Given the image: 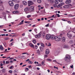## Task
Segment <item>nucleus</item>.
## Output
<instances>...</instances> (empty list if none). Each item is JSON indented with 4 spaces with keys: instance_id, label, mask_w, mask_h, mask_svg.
<instances>
[{
    "instance_id": "64",
    "label": "nucleus",
    "mask_w": 75,
    "mask_h": 75,
    "mask_svg": "<svg viewBox=\"0 0 75 75\" xmlns=\"http://www.w3.org/2000/svg\"><path fill=\"white\" fill-rule=\"evenodd\" d=\"M70 67H71V68H73V65L71 66Z\"/></svg>"
},
{
    "instance_id": "38",
    "label": "nucleus",
    "mask_w": 75,
    "mask_h": 75,
    "mask_svg": "<svg viewBox=\"0 0 75 75\" xmlns=\"http://www.w3.org/2000/svg\"><path fill=\"white\" fill-rule=\"evenodd\" d=\"M38 3H41V0H38Z\"/></svg>"
},
{
    "instance_id": "50",
    "label": "nucleus",
    "mask_w": 75,
    "mask_h": 75,
    "mask_svg": "<svg viewBox=\"0 0 75 75\" xmlns=\"http://www.w3.org/2000/svg\"><path fill=\"white\" fill-rule=\"evenodd\" d=\"M13 45V43H12L9 45V46H10V47H11V46H12Z\"/></svg>"
},
{
    "instance_id": "56",
    "label": "nucleus",
    "mask_w": 75,
    "mask_h": 75,
    "mask_svg": "<svg viewBox=\"0 0 75 75\" xmlns=\"http://www.w3.org/2000/svg\"><path fill=\"white\" fill-rule=\"evenodd\" d=\"M12 13H13V14H16V11H13Z\"/></svg>"
},
{
    "instance_id": "29",
    "label": "nucleus",
    "mask_w": 75,
    "mask_h": 75,
    "mask_svg": "<svg viewBox=\"0 0 75 75\" xmlns=\"http://www.w3.org/2000/svg\"><path fill=\"white\" fill-rule=\"evenodd\" d=\"M29 69L28 68H26L25 69V72H27V71H28Z\"/></svg>"
},
{
    "instance_id": "31",
    "label": "nucleus",
    "mask_w": 75,
    "mask_h": 75,
    "mask_svg": "<svg viewBox=\"0 0 75 75\" xmlns=\"http://www.w3.org/2000/svg\"><path fill=\"white\" fill-rule=\"evenodd\" d=\"M33 42L34 44H35L36 43V40H33Z\"/></svg>"
},
{
    "instance_id": "40",
    "label": "nucleus",
    "mask_w": 75,
    "mask_h": 75,
    "mask_svg": "<svg viewBox=\"0 0 75 75\" xmlns=\"http://www.w3.org/2000/svg\"><path fill=\"white\" fill-rule=\"evenodd\" d=\"M53 7H57V5L56 4H54L53 5Z\"/></svg>"
},
{
    "instance_id": "23",
    "label": "nucleus",
    "mask_w": 75,
    "mask_h": 75,
    "mask_svg": "<svg viewBox=\"0 0 75 75\" xmlns=\"http://www.w3.org/2000/svg\"><path fill=\"white\" fill-rule=\"evenodd\" d=\"M21 58L22 59H25L26 58V57H25L24 56H21Z\"/></svg>"
},
{
    "instance_id": "27",
    "label": "nucleus",
    "mask_w": 75,
    "mask_h": 75,
    "mask_svg": "<svg viewBox=\"0 0 75 75\" xmlns=\"http://www.w3.org/2000/svg\"><path fill=\"white\" fill-rule=\"evenodd\" d=\"M54 3H55V4H59V2H58V1H57V0H55L54 1Z\"/></svg>"
},
{
    "instance_id": "46",
    "label": "nucleus",
    "mask_w": 75,
    "mask_h": 75,
    "mask_svg": "<svg viewBox=\"0 0 75 75\" xmlns=\"http://www.w3.org/2000/svg\"><path fill=\"white\" fill-rule=\"evenodd\" d=\"M14 68V67H13V66H11L10 67V69H13Z\"/></svg>"
},
{
    "instance_id": "3",
    "label": "nucleus",
    "mask_w": 75,
    "mask_h": 75,
    "mask_svg": "<svg viewBox=\"0 0 75 75\" xmlns=\"http://www.w3.org/2000/svg\"><path fill=\"white\" fill-rule=\"evenodd\" d=\"M62 39L61 36H57L55 37V40L56 41H60Z\"/></svg>"
},
{
    "instance_id": "10",
    "label": "nucleus",
    "mask_w": 75,
    "mask_h": 75,
    "mask_svg": "<svg viewBox=\"0 0 75 75\" xmlns=\"http://www.w3.org/2000/svg\"><path fill=\"white\" fill-rule=\"evenodd\" d=\"M63 7L64 8H69L70 7V6L68 5H66L63 6Z\"/></svg>"
},
{
    "instance_id": "11",
    "label": "nucleus",
    "mask_w": 75,
    "mask_h": 75,
    "mask_svg": "<svg viewBox=\"0 0 75 75\" xmlns=\"http://www.w3.org/2000/svg\"><path fill=\"white\" fill-rule=\"evenodd\" d=\"M4 7L2 5H0V11H3Z\"/></svg>"
},
{
    "instance_id": "39",
    "label": "nucleus",
    "mask_w": 75,
    "mask_h": 75,
    "mask_svg": "<svg viewBox=\"0 0 75 75\" xmlns=\"http://www.w3.org/2000/svg\"><path fill=\"white\" fill-rule=\"evenodd\" d=\"M30 10L31 11H34V8H30Z\"/></svg>"
},
{
    "instance_id": "41",
    "label": "nucleus",
    "mask_w": 75,
    "mask_h": 75,
    "mask_svg": "<svg viewBox=\"0 0 75 75\" xmlns=\"http://www.w3.org/2000/svg\"><path fill=\"white\" fill-rule=\"evenodd\" d=\"M25 23H28V24H30V22L28 21H25Z\"/></svg>"
},
{
    "instance_id": "28",
    "label": "nucleus",
    "mask_w": 75,
    "mask_h": 75,
    "mask_svg": "<svg viewBox=\"0 0 75 75\" xmlns=\"http://www.w3.org/2000/svg\"><path fill=\"white\" fill-rule=\"evenodd\" d=\"M2 72L4 73L6 72V69H3V70H2Z\"/></svg>"
},
{
    "instance_id": "43",
    "label": "nucleus",
    "mask_w": 75,
    "mask_h": 75,
    "mask_svg": "<svg viewBox=\"0 0 75 75\" xmlns=\"http://www.w3.org/2000/svg\"><path fill=\"white\" fill-rule=\"evenodd\" d=\"M46 45L48 46V47L51 46V44L50 43H49L48 45Z\"/></svg>"
},
{
    "instance_id": "20",
    "label": "nucleus",
    "mask_w": 75,
    "mask_h": 75,
    "mask_svg": "<svg viewBox=\"0 0 75 75\" xmlns=\"http://www.w3.org/2000/svg\"><path fill=\"white\" fill-rule=\"evenodd\" d=\"M24 20H22L21 21V22H20L19 24L18 25H21L22 24H23V23H24Z\"/></svg>"
},
{
    "instance_id": "32",
    "label": "nucleus",
    "mask_w": 75,
    "mask_h": 75,
    "mask_svg": "<svg viewBox=\"0 0 75 75\" xmlns=\"http://www.w3.org/2000/svg\"><path fill=\"white\" fill-rule=\"evenodd\" d=\"M37 53L39 54H40V50H37Z\"/></svg>"
},
{
    "instance_id": "42",
    "label": "nucleus",
    "mask_w": 75,
    "mask_h": 75,
    "mask_svg": "<svg viewBox=\"0 0 75 75\" xmlns=\"http://www.w3.org/2000/svg\"><path fill=\"white\" fill-rule=\"evenodd\" d=\"M31 17V15H28L27 16V18H30Z\"/></svg>"
},
{
    "instance_id": "53",
    "label": "nucleus",
    "mask_w": 75,
    "mask_h": 75,
    "mask_svg": "<svg viewBox=\"0 0 75 75\" xmlns=\"http://www.w3.org/2000/svg\"><path fill=\"white\" fill-rule=\"evenodd\" d=\"M36 25H33L32 27H36Z\"/></svg>"
},
{
    "instance_id": "58",
    "label": "nucleus",
    "mask_w": 75,
    "mask_h": 75,
    "mask_svg": "<svg viewBox=\"0 0 75 75\" xmlns=\"http://www.w3.org/2000/svg\"><path fill=\"white\" fill-rule=\"evenodd\" d=\"M58 1L59 2H62V0H58Z\"/></svg>"
},
{
    "instance_id": "26",
    "label": "nucleus",
    "mask_w": 75,
    "mask_h": 75,
    "mask_svg": "<svg viewBox=\"0 0 75 75\" xmlns=\"http://www.w3.org/2000/svg\"><path fill=\"white\" fill-rule=\"evenodd\" d=\"M61 6H62V5H61V4H59L57 6V8H59V7H61Z\"/></svg>"
},
{
    "instance_id": "2",
    "label": "nucleus",
    "mask_w": 75,
    "mask_h": 75,
    "mask_svg": "<svg viewBox=\"0 0 75 75\" xmlns=\"http://www.w3.org/2000/svg\"><path fill=\"white\" fill-rule=\"evenodd\" d=\"M64 60L67 62H69L71 61V57L69 55H67L64 59Z\"/></svg>"
},
{
    "instance_id": "62",
    "label": "nucleus",
    "mask_w": 75,
    "mask_h": 75,
    "mask_svg": "<svg viewBox=\"0 0 75 75\" xmlns=\"http://www.w3.org/2000/svg\"><path fill=\"white\" fill-rule=\"evenodd\" d=\"M45 57V58H46L47 57H48V55H45L44 56Z\"/></svg>"
},
{
    "instance_id": "18",
    "label": "nucleus",
    "mask_w": 75,
    "mask_h": 75,
    "mask_svg": "<svg viewBox=\"0 0 75 75\" xmlns=\"http://www.w3.org/2000/svg\"><path fill=\"white\" fill-rule=\"evenodd\" d=\"M50 38H51L52 40H54V39H55V36L54 35H51L50 36Z\"/></svg>"
},
{
    "instance_id": "54",
    "label": "nucleus",
    "mask_w": 75,
    "mask_h": 75,
    "mask_svg": "<svg viewBox=\"0 0 75 75\" xmlns=\"http://www.w3.org/2000/svg\"><path fill=\"white\" fill-rule=\"evenodd\" d=\"M62 21H67V20H65L64 19H62Z\"/></svg>"
},
{
    "instance_id": "30",
    "label": "nucleus",
    "mask_w": 75,
    "mask_h": 75,
    "mask_svg": "<svg viewBox=\"0 0 75 75\" xmlns=\"http://www.w3.org/2000/svg\"><path fill=\"white\" fill-rule=\"evenodd\" d=\"M34 31L36 33H37V30L36 28H35L34 29Z\"/></svg>"
},
{
    "instance_id": "4",
    "label": "nucleus",
    "mask_w": 75,
    "mask_h": 75,
    "mask_svg": "<svg viewBox=\"0 0 75 75\" xmlns=\"http://www.w3.org/2000/svg\"><path fill=\"white\" fill-rule=\"evenodd\" d=\"M8 4L10 6H11V7H13V6H14V3L11 1H8Z\"/></svg>"
},
{
    "instance_id": "33",
    "label": "nucleus",
    "mask_w": 75,
    "mask_h": 75,
    "mask_svg": "<svg viewBox=\"0 0 75 75\" xmlns=\"http://www.w3.org/2000/svg\"><path fill=\"white\" fill-rule=\"evenodd\" d=\"M9 38L7 37V38H4V40H9Z\"/></svg>"
},
{
    "instance_id": "51",
    "label": "nucleus",
    "mask_w": 75,
    "mask_h": 75,
    "mask_svg": "<svg viewBox=\"0 0 75 75\" xmlns=\"http://www.w3.org/2000/svg\"><path fill=\"white\" fill-rule=\"evenodd\" d=\"M30 8H34V6H30Z\"/></svg>"
},
{
    "instance_id": "21",
    "label": "nucleus",
    "mask_w": 75,
    "mask_h": 75,
    "mask_svg": "<svg viewBox=\"0 0 75 75\" xmlns=\"http://www.w3.org/2000/svg\"><path fill=\"white\" fill-rule=\"evenodd\" d=\"M48 1H50V3H54V0H48Z\"/></svg>"
},
{
    "instance_id": "8",
    "label": "nucleus",
    "mask_w": 75,
    "mask_h": 75,
    "mask_svg": "<svg viewBox=\"0 0 75 75\" xmlns=\"http://www.w3.org/2000/svg\"><path fill=\"white\" fill-rule=\"evenodd\" d=\"M19 5L18 4H16L14 5V8L15 10H17L18 8Z\"/></svg>"
},
{
    "instance_id": "59",
    "label": "nucleus",
    "mask_w": 75,
    "mask_h": 75,
    "mask_svg": "<svg viewBox=\"0 0 75 75\" xmlns=\"http://www.w3.org/2000/svg\"><path fill=\"white\" fill-rule=\"evenodd\" d=\"M3 1L1 0H0V4H3Z\"/></svg>"
},
{
    "instance_id": "55",
    "label": "nucleus",
    "mask_w": 75,
    "mask_h": 75,
    "mask_svg": "<svg viewBox=\"0 0 75 75\" xmlns=\"http://www.w3.org/2000/svg\"><path fill=\"white\" fill-rule=\"evenodd\" d=\"M30 61V59H27V60H25L26 62H27V61Z\"/></svg>"
},
{
    "instance_id": "1",
    "label": "nucleus",
    "mask_w": 75,
    "mask_h": 75,
    "mask_svg": "<svg viewBox=\"0 0 75 75\" xmlns=\"http://www.w3.org/2000/svg\"><path fill=\"white\" fill-rule=\"evenodd\" d=\"M67 36L68 37H72V36H73V37H75V32H73L72 31H70L67 34Z\"/></svg>"
},
{
    "instance_id": "57",
    "label": "nucleus",
    "mask_w": 75,
    "mask_h": 75,
    "mask_svg": "<svg viewBox=\"0 0 75 75\" xmlns=\"http://www.w3.org/2000/svg\"><path fill=\"white\" fill-rule=\"evenodd\" d=\"M13 41H14V39H12L10 41V42H12Z\"/></svg>"
},
{
    "instance_id": "9",
    "label": "nucleus",
    "mask_w": 75,
    "mask_h": 75,
    "mask_svg": "<svg viewBox=\"0 0 75 75\" xmlns=\"http://www.w3.org/2000/svg\"><path fill=\"white\" fill-rule=\"evenodd\" d=\"M71 43H73V44L72 45H71V47H75V41H71Z\"/></svg>"
},
{
    "instance_id": "45",
    "label": "nucleus",
    "mask_w": 75,
    "mask_h": 75,
    "mask_svg": "<svg viewBox=\"0 0 75 75\" xmlns=\"http://www.w3.org/2000/svg\"><path fill=\"white\" fill-rule=\"evenodd\" d=\"M56 15H57V16H58V17H60V15H59V14H58L57 13L56 14Z\"/></svg>"
},
{
    "instance_id": "47",
    "label": "nucleus",
    "mask_w": 75,
    "mask_h": 75,
    "mask_svg": "<svg viewBox=\"0 0 75 75\" xmlns=\"http://www.w3.org/2000/svg\"><path fill=\"white\" fill-rule=\"evenodd\" d=\"M64 4H65L64 3L62 2L60 4H61V5H62V6L63 5H64Z\"/></svg>"
},
{
    "instance_id": "7",
    "label": "nucleus",
    "mask_w": 75,
    "mask_h": 75,
    "mask_svg": "<svg viewBox=\"0 0 75 75\" xmlns=\"http://www.w3.org/2000/svg\"><path fill=\"white\" fill-rule=\"evenodd\" d=\"M34 4L33 2V1H28V6H31V5H33Z\"/></svg>"
},
{
    "instance_id": "49",
    "label": "nucleus",
    "mask_w": 75,
    "mask_h": 75,
    "mask_svg": "<svg viewBox=\"0 0 75 75\" xmlns=\"http://www.w3.org/2000/svg\"><path fill=\"white\" fill-rule=\"evenodd\" d=\"M49 24H50L49 23H48L47 25H45L46 27H48L49 26Z\"/></svg>"
},
{
    "instance_id": "36",
    "label": "nucleus",
    "mask_w": 75,
    "mask_h": 75,
    "mask_svg": "<svg viewBox=\"0 0 75 75\" xmlns=\"http://www.w3.org/2000/svg\"><path fill=\"white\" fill-rule=\"evenodd\" d=\"M41 46H42V47H44V44L42 43H41Z\"/></svg>"
},
{
    "instance_id": "15",
    "label": "nucleus",
    "mask_w": 75,
    "mask_h": 75,
    "mask_svg": "<svg viewBox=\"0 0 75 75\" xmlns=\"http://www.w3.org/2000/svg\"><path fill=\"white\" fill-rule=\"evenodd\" d=\"M29 45L30 47L32 48H34V45H33V44H31V43H30L29 44Z\"/></svg>"
},
{
    "instance_id": "14",
    "label": "nucleus",
    "mask_w": 75,
    "mask_h": 75,
    "mask_svg": "<svg viewBox=\"0 0 75 75\" xmlns=\"http://www.w3.org/2000/svg\"><path fill=\"white\" fill-rule=\"evenodd\" d=\"M71 3V0H67L66 1V4H69Z\"/></svg>"
},
{
    "instance_id": "17",
    "label": "nucleus",
    "mask_w": 75,
    "mask_h": 75,
    "mask_svg": "<svg viewBox=\"0 0 75 75\" xmlns=\"http://www.w3.org/2000/svg\"><path fill=\"white\" fill-rule=\"evenodd\" d=\"M45 33L44 32H43L42 33V36L43 38H45Z\"/></svg>"
},
{
    "instance_id": "13",
    "label": "nucleus",
    "mask_w": 75,
    "mask_h": 75,
    "mask_svg": "<svg viewBox=\"0 0 75 75\" xmlns=\"http://www.w3.org/2000/svg\"><path fill=\"white\" fill-rule=\"evenodd\" d=\"M22 3L23 5H24V6H26V5L27 4V3L25 1H23Z\"/></svg>"
},
{
    "instance_id": "25",
    "label": "nucleus",
    "mask_w": 75,
    "mask_h": 75,
    "mask_svg": "<svg viewBox=\"0 0 75 75\" xmlns=\"http://www.w3.org/2000/svg\"><path fill=\"white\" fill-rule=\"evenodd\" d=\"M33 63V62L29 60L28 61V63L29 64H32Z\"/></svg>"
},
{
    "instance_id": "63",
    "label": "nucleus",
    "mask_w": 75,
    "mask_h": 75,
    "mask_svg": "<svg viewBox=\"0 0 75 75\" xmlns=\"http://www.w3.org/2000/svg\"><path fill=\"white\" fill-rule=\"evenodd\" d=\"M9 72L10 73H12L13 72V71H12V70H10Z\"/></svg>"
},
{
    "instance_id": "52",
    "label": "nucleus",
    "mask_w": 75,
    "mask_h": 75,
    "mask_svg": "<svg viewBox=\"0 0 75 75\" xmlns=\"http://www.w3.org/2000/svg\"><path fill=\"white\" fill-rule=\"evenodd\" d=\"M27 54V52H24V53H22V55H24V54Z\"/></svg>"
},
{
    "instance_id": "34",
    "label": "nucleus",
    "mask_w": 75,
    "mask_h": 75,
    "mask_svg": "<svg viewBox=\"0 0 75 75\" xmlns=\"http://www.w3.org/2000/svg\"><path fill=\"white\" fill-rule=\"evenodd\" d=\"M4 46L5 47H6L7 46V43H6V42H4L3 44Z\"/></svg>"
},
{
    "instance_id": "12",
    "label": "nucleus",
    "mask_w": 75,
    "mask_h": 75,
    "mask_svg": "<svg viewBox=\"0 0 75 75\" xmlns=\"http://www.w3.org/2000/svg\"><path fill=\"white\" fill-rule=\"evenodd\" d=\"M49 53H50V50H49V49H47L45 51V54H47V55H48L49 54Z\"/></svg>"
},
{
    "instance_id": "61",
    "label": "nucleus",
    "mask_w": 75,
    "mask_h": 75,
    "mask_svg": "<svg viewBox=\"0 0 75 75\" xmlns=\"http://www.w3.org/2000/svg\"><path fill=\"white\" fill-rule=\"evenodd\" d=\"M23 7V5H20V7L21 8Z\"/></svg>"
},
{
    "instance_id": "35",
    "label": "nucleus",
    "mask_w": 75,
    "mask_h": 75,
    "mask_svg": "<svg viewBox=\"0 0 75 75\" xmlns=\"http://www.w3.org/2000/svg\"><path fill=\"white\" fill-rule=\"evenodd\" d=\"M9 62H10V61H6V64H9Z\"/></svg>"
},
{
    "instance_id": "19",
    "label": "nucleus",
    "mask_w": 75,
    "mask_h": 75,
    "mask_svg": "<svg viewBox=\"0 0 75 75\" xmlns=\"http://www.w3.org/2000/svg\"><path fill=\"white\" fill-rule=\"evenodd\" d=\"M24 10L25 11H28L29 10V9H28V7H26L25 8Z\"/></svg>"
},
{
    "instance_id": "22",
    "label": "nucleus",
    "mask_w": 75,
    "mask_h": 75,
    "mask_svg": "<svg viewBox=\"0 0 75 75\" xmlns=\"http://www.w3.org/2000/svg\"><path fill=\"white\" fill-rule=\"evenodd\" d=\"M0 50H4V48L1 45H0Z\"/></svg>"
},
{
    "instance_id": "44",
    "label": "nucleus",
    "mask_w": 75,
    "mask_h": 75,
    "mask_svg": "<svg viewBox=\"0 0 75 75\" xmlns=\"http://www.w3.org/2000/svg\"><path fill=\"white\" fill-rule=\"evenodd\" d=\"M74 16H75L74 15V16H71V15L70 14L69 15V17H74Z\"/></svg>"
},
{
    "instance_id": "60",
    "label": "nucleus",
    "mask_w": 75,
    "mask_h": 75,
    "mask_svg": "<svg viewBox=\"0 0 75 75\" xmlns=\"http://www.w3.org/2000/svg\"><path fill=\"white\" fill-rule=\"evenodd\" d=\"M55 53H58V50H56L55 51Z\"/></svg>"
},
{
    "instance_id": "24",
    "label": "nucleus",
    "mask_w": 75,
    "mask_h": 75,
    "mask_svg": "<svg viewBox=\"0 0 75 75\" xmlns=\"http://www.w3.org/2000/svg\"><path fill=\"white\" fill-rule=\"evenodd\" d=\"M62 41H63V42H65V38L64 37H62Z\"/></svg>"
},
{
    "instance_id": "48",
    "label": "nucleus",
    "mask_w": 75,
    "mask_h": 75,
    "mask_svg": "<svg viewBox=\"0 0 75 75\" xmlns=\"http://www.w3.org/2000/svg\"><path fill=\"white\" fill-rule=\"evenodd\" d=\"M16 14H17V13H19V11H16Z\"/></svg>"
},
{
    "instance_id": "37",
    "label": "nucleus",
    "mask_w": 75,
    "mask_h": 75,
    "mask_svg": "<svg viewBox=\"0 0 75 75\" xmlns=\"http://www.w3.org/2000/svg\"><path fill=\"white\" fill-rule=\"evenodd\" d=\"M47 61H49L50 62H51V59H47Z\"/></svg>"
},
{
    "instance_id": "16",
    "label": "nucleus",
    "mask_w": 75,
    "mask_h": 75,
    "mask_svg": "<svg viewBox=\"0 0 75 75\" xmlns=\"http://www.w3.org/2000/svg\"><path fill=\"white\" fill-rule=\"evenodd\" d=\"M63 48H69V46L68 45H64L63 46Z\"/></svg>"
},
{
    "instance_id": "5",
    "label": "nucleus",
    "mask_w": 75,
    "mask_h": 75,
    "mask_svg": "<svg viewBox=\"0 0 75 75\" xmlns=\"http://www.w3.org/2000/svg\"><path fill=\"white\" fill-rule=\"evenodd\" d=\"M41 36V32H40L39 34L35 35V37L37 38H40V37Z\"/></svg>"
},
{
    "instance_id": "6",
    "label": "nucleus",
    "mask_w": 75,
    "mask_h": 75,
    "mask_svg": "<svg viewBox=\"0 0 75 75\" xmlns=\"http://www.w3.org/2000/svg\"><path fill=\"white\" fill-rule=\"evenodd\" d=\"M46 40H49L51 39V35L49 34H47L46 36Z\"/></svg>"
}]
</instances>
